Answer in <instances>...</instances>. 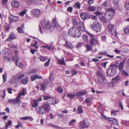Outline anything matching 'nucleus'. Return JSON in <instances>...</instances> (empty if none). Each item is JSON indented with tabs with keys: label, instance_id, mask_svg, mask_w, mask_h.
Returning <instances> with one entry per match:
<instances>
[{
	"label": "nucleus",
	"instance_id": "774afa93",
	"mask_svg": "<svg viewBox=\"0 0 129 129\" xmlns=\"http://www.w3.org/2000/svg\"><path fill=\"white\" fill-rule=\"evenodd\" d=\"M125 7L127 9H129V2L125 5Z\"/></svg>",
	"mask_w": 129,
	"mask_h": 129
},
{
	"label": "nucleus",
	"instance_id": "13d9d810",
	"mask_svg": "<svg viewBox=\"0 0 129 129\" xmlns=\"http://www.w3.org/2000/svg\"><path fill=\"white\" fill-rule=\"evenodd\" d=\"M38 43V42L36 41L35 44H32V46L33 47H35L36 49H37L38 48V45L37 46Z\"/></svg>",
	"mask_w": 129,
	"mask_h": 129
},
{
	"label": "nucleus",
	"instance_id": "e433bc0d",
	"mask_svg": "<svg viewBox=\"0 0 129 129\" xmlns=\"http://www.w3.org/2000/svg\"><path fill=\"white\" fill-rule=\"evenodd\" d=\"M76 122V120L75 119H73L69 122V125L70 126H73L74 123Z\"/></svg>",
	"mask_w": 129,
	"mask_h": 129
},
{
	"label": "nucleus",
	"instance_id": "473e14b6",
	"mask_svg": "<svg viewBox=\"0 0 129 129\" xmlns=\"http://www.w3.org/2000/svg\"><path fill=\"white\" fill-rule=\"evenodd\" d=\"M99 19L102 21L104 23H106V20L103 16L102 15V16H100L99 17Z\"/></svg>",
	"mask_w": 129,
	"mask_h": 129
},
{
	"label": "nucleus",
	"instance_id": "3c124183",
	"mask_svg": "<svg viewBox=\"0 0 129 129\" xmlns=\"http://www.w3.org/2000/svg\"><path fill=\"white\" fill-rule=\"evenodd\" d=\"M83 39L84 41L85 42H87L88 41V37L86 35H84L83 37Z\"/></svg>",
	"mask_w": 129,
	"mask_h": 129
},
{
	"label": "nucleus",
	"instance_id": "393cba45",
	"mask_svg": "<svg viewBox=\"0 0 129 129\" xmlns=\"http://www.w3.org/2000/svg\"><path fill=\"white\" fill-rule=\"evenodd\" d=\"M28 81V78L27 77H26L25 78L22 79L21 80L20 82L23 84H26Z\"/></svg>",
	"mask_w": 129,
	"mask_h": 129
},
{
	"label": "nucleus",
	"instance_id": "aec40b11",
	"mask_svg": "<svg viewBox=\"0 0 129 129\" xmlns=\"http://www.w3.org/2000/svg\"><path fill=\"white\" fill-rule=\"evenodd\" d=\"M20 95H17L15 98L14 99V104L15 105L16 104L18 103L19 105L20 103Z\"/></svg>",
	"mask_w": 129,
	"mask_h": 129
},
{
	"label": "nucleus",
	"instance_id": "6e6552de",
	"mask_svg": "<svg viewBox=\"0 0 129 129\" xmlns=\"http://www.w3.org/2000/svg\"><path fill=\"white\" fill-rule=\"evenodd\" d=\"M108 28L109 34L112 35H113L114 34L115 36H117V34L114 28V25L110 24L108 25Z\"/></svg>",
	"mask_w": 129,
	"mask_h": 129
},
{
	"label": "nucleus",
	"instance_id": "f3484780",
	"mask_svg": "<svg viewBox=\"0 0 129 129\" xmlns=\"http://www.w3.org/2000/svg\"><path fill=\"white\" fill-rule=\"evenodd\" d=\"M42 77L39 76L37 74L31 76L30 77V79L32 81L35 80L36 79H42Z\"/></svg>",
	"mask_w": 129,
	"mask_h": 129
},
{
	"label": "nucleus",
	"instance_id": "f8f14e48",
	"mask_svg": "<svg viewBox=\"0 0 129 129\" xmlns=\"http://www.w3.org/2000/svg\"><path fill=\"white\" fill-rule=\"evenodd\" d=\"M100 42L98 40L95 39L94 38H92L91 39L90 41V44L91 46L94 45L95 46L96 45H99Z\"/></svg>",
	"mask_w": 129,
	"mask_h": 129
},
{
	"label": "nucleus",
	"instance_id": "a211bd4d",
	"mask_svg": "<svg viewBox=\"0 0 129 129\" xmlns=\"http://www.w3.org/2000/svg\"><path fill=\"white\" fill-rule=\"evenodd\" d=\"M110 119L109 120V123L111 124L117 125L118 121L116 119H113V118H110Z\"/></svg>",
	"mask_w": 129,
	"mask_h": 129
},
{
	"label": "nucleus",
	"instance_id": "7c9ffc66",
	"mask_svg": "<svg viewBox=\"0 0 129 129\" xmlns=\"http://www.w3.org/2000/svg\"><path fill=\"white\" fill-rule=\"evenodd\" d=\"M124 62H120L119 66V69L120 71L123 70L124 67Z\"/></svg>",
	"mask_w": 129,
	"mask_h": 129
},
{
	"label": "nucleus",
	"instance_id": "2eb2a0df",
	"mask_svg": "<svg viewBox=\"0 0 129 129\" xmlns=\"http://www.w3.org/2000/svg\"><path fill=\"white\" fill-rule=\"evenodd\" d=\"M86 93V91L85 90H83L77 92L76 95H77L78 96H79V98L80 99L82 97V95H85Z\"/></svg>",
	"mask_w": 129,
	"mask_h": 129
},
{
	"label": "nucleus",
	"instance_id": "5fc2aeb1",
	"mask_svg": "<svg viewBox=\"0 0 129 129\" xmlns=\"http://www.w3.org/2000/svg\"><path fill=\"white\" fill-rule=\"evenodd\" d=\"M94 13L97 16H99V17L100 16H102V13L101 12L97 11L96 12H94Z\"/></svg>",
	"mask_w": 129,
	"mask_h": 129
},
{
	"label": "nucleus",
	"instance_id": "603ef678",
	"mask_svg": "<svg viewBox=\"0 0 129 129\" xmlns=\"http://www.w3.org/2000/svg\"><path fill=\"white\" fill-rule=\"evenodd\" d=\"M121 74L124 76H128V74L124 70H123L121 71Z\"/></svg>",
	"mask_w": 129,
	"mask_h": 129
},
{
	"label": "nucleus",
	"instance_id": "9d476101",
	"mask_svg": "<svg viewBox=\"0 0 129 129\" xmlns=\"http://www.w3.org/2000/svg\"><path fill=\"white\" fill-rule=\"evenodd\" d=\"M31 12L32 15L37 16L41 14V11L38 9H34L31 11Z\"/></svg>",
	"mask_w": 129,
	"mask_h": 129
},
{
	"label": "nucleus",
	"instance_id": "338daca9",
	"mask_svg": "<svg viewBox=\"0 0 129 129\" xmlns=\"http://www.w3.org/2000/svg\"><path fill=\"white\" fill-rule=\"evenodd\" d=\"M101 39L102 40V41L103 42H105L106 41V37L105 36H101Z\"/></svg>",
	"mask_w": 129,
	"mask_h": 129
},
{
	"label": "nucleus",
	"instance_id": "ea45409f",
	"mask_svg": "<svg viewBox=\"0 0 129 129\" xmlns=\"http://www.w3.org/2000/svg\"><path fill=\"white\" fill-rule=\"evenodd\" d=\"M27 10H24L23 11L19 13V14L21 16H23L26 13Z\"/></svg>",
	"mask_w": 129,
	"mask_h": 129
},
{
	"label": "nucleus",
	"instance_id": "f03ea898",
	"mask_svg": "<svg viewBox=\"0 0 129 129\" xmlns=\"http://www.w3.org/2000/svg\"><path fill=\"white\" fill-rule=\"evenodd\" d=\"M40 29V32L43 34L42 29L43 30H47L49 32L52 31V26L50 24L49 22L47 21H43L42 22L41 25L39 26Z\"/></svg>",
	"mask_w": 129,
	"mask_h": 129
},
{
	"label": "nucleus",
	"instance_id": "6e6d98bb",
	"mask_svg": "<svg viewBox=\"0 0 129 129\" xmlns=\"http://www.w3.org/2000/svg\"><path fill=\"white\" fill-rule=\"evenodd\" d=\"M50 60L51 59L50 58H49L48 61L45 63V67H47L49 66Z\"/></svg>",
	"mask_w": 129,
	"mask_h": 129
},
{
	"label": "nucleus",
	"instance_id": "4c0bfd02",
	"mask_svg": "<svg viewBox=\"0 0 129 129\" xmlns=\"http://www.w3.org/2000/svg\"><path fill=\"white\" fill-rule=\"evenodd\" d=\"M3 83H5L7 81V75L6 73H5L3 75Z\"/></svg>",
	"mask_w": 129,
	"mask_h": 129
},
{
	"label": "nucleus",
	"instance_id": "4468645a",
	"mask_svg": "<svg viewBox=\"0 0 129 129\" xmlns=\"http://www.w3.org/2000/svg\"><path fill=\"white\" fill-rule=\"evenodd\" d=\"M19 81L16 76L14 75L12 77L10 83L11 84H14L18 83Z\"/></svg>",
	"mask_w": 129,
	"mask_h": 129
},
{
	"label": "nucleus",
	"instance_id": "0e129e2a",
	"mask_svg": "<svg viewBox=\"0 0 129 129\" xmlns=\"http://www.w3.org/2000/svg\"><path fill=\"white\" fill-rule=\"evenodd\" d=\"M17 30L20 33H22L23 32V31L22 30L21 28L20 27H18L17 28Z\"/></svg>",
	"mask_w": 129,
	"mask_h": 129
},
{
	"label": "nucleus",
	"instance_id": "69168bd1",
	"mask_svg": "<svg viewBox=\"0 0 129 129\" xmlns=\"http://www.w3.org/2000/svg\"><path fill=\"white\" fill-rule=\"evenodd\" d=\"M8 90V92L10 94H11L12 93V89L11 87H9L7 89Z\"/></svg>",
	"mask_w": 129,
	"mask_h": 129
},
{
	"label": "nucleus",
	"instance_id": "72a5a7b5",
	"mask_svg": "<svg viewBox=\"0 0 129 129\" xmlns=\"http://www.w3.org/2000/svg\"><path fill=\"white\" fill-rule=\"evenodd\" d=\"M26 93V92L25 90V89L24 88L23 89L22 92L19 93L18 95H20V98L21 97V95H24Z\"/></svg>",
	"mask_w": 129,
	"mask_h": 129
},
{
	"label": "nucleus",
	"instance_id": "ddd939ff",
	"mask_svg": "<svg viewBox=\"0 0 129 129\" xmlns=\"http://www.w3.org/2000/svg\"><path fill=\"white\" fill-rule=\"evenodd\" d=\"M9 20L10 23L16 22L18 20V17L12 15H11L9 17Z\"/></svg>",
	"mask_w": 129,
	"mask_h": 129
},
{
	"label": "nucleus",
	"instance_id": "09e8293b",
	"mask_svg": "<svg viewBox=\"0 0 129 129\" xmlns=\"http://www.w3.org/2000/svg\"><path fill=\"white\" fill-rule=\"evenodd\" d=\"M36 2L34 0H28L27 1V3L29 5H30L34 4Z\"/></svg>",
	"mask_w": 129,
	"mask_h": 129
},
{
	"label": "nucleus",
	"instance_id": "7ed1b4c3",
	"mask_svg": "<svg viewBox=\"0 0 129 129\" xmlns=\"http://www.w3.org/2000/svg\"><path fill=\"white\" fill-rule=\"evenodd\" d=\"M81 35L79 30L76 27L71 28L68 31V35L71 37L79 38L81 36Z\"/></svg>",
	"mask_w": 129,
	"mask_h": 129
},
{
	"label": "nucleus",
	"instance_id": "39448f33",
	"mask_svg": "<svg viewBox=\"0 0 129 129\" xmlns=\"http://www.w3.org/2000/svg\"><path fill=\"white\" fill-rule=\"evenodd\" d=\"M102 25L98 22H94L92 26V28L94 31L98 32H100L101 30Z\"/></svg>",
	"mask_w": 129,
	"mask_h": 129
},
{
	"label": "nucleus",
	"instance_id": "a19ab883",
	"mask_svg": "<svg viewBox=\"0 0 129 129\" xmlns=\"http://www.w3.org/2000/svg\"><path fill=\"white\" fill-rule=\"evenodd\" d=\"M82 108V107L81 106H79L78 107L77 109V111L78 113L81 114L83 112V110Z\"/></svg>",
	"mask_w": 129,
	"mask_h": 129
},
{
	"label": "nucleus",
	"instance_id": "c85d7f7f",
	"mask_svg": "<svg viewBox=\"0 0 129 129\" xmlns=\"http://www.w3.org/2000/svg\"><path fill=\"white\" fill-rule=\"evenodd\" d=\"M33 103L32 104V107L35 108L38 105V102L37 100H34L33 101Z\"/></svg>",
	"mask_w": 129,
	"mask_h": 129
},
{
	"label": "nucleus",
	"instance_id": "9b49d317",
	"mask_svg": "<svg viewBox=\"0 0 129 129\" xmlns=\"http://www.w3.org/2000/svg\"><path fill=\"white\" fill-rule=\"evenodd\" d=\"M77 26L80 30L83 31H86V28L84 24L82 22L80 21L78 22Z\"/></svg>",
	"mask_w": 129,
	"mask_h": 129
},
{
	"label": "nucleus",
	"instance_id": "cd10ccee",
	"mask_svg": "<svg viewBox=\"0 0 129 129\" xmlns=\"http://www.w3.org/2000/svg\"><path fill=\"white\" fill-rule=\"evenodd\" d=\"M52 25L53 27L55 28H57L58 26V24L56 22L55 19H53Z\"/></svg>",
	"mask_w": 129,
	"mask_h": 129
},
{
	"label": "nucleus",
	"instance_id": "6ab92c4d",
	"mask_svg": "<svg viewBox=\"0 0 129 129\" xmlns=\"http://www.w3.org/2000/svg\"><path fill=\"white\" fill-rule=\"evenodd\" d=\"M80 16L82 19L83 20H85L88 18V14L87 12L82 13L81 14Z\"/></svg>",
	"mask_w": 129,
	"mask_h": 129
},
{
	"label": "nucleus",
	"instance_id": "0eeeda50",
	"mask_svg": "<svg viewBox=\"0 0 129 129\" xmlns=\"http://www.w3.org/2000/svg\"><path fill=\"white\" fill-rule=\"evenodd\" d=\"M115 13V10L112 9H110L106 12L105 15L108 19L111 20L113 18V14Z\"/></svg>",
	"mask_w": 129,
	"mask_h": 129
},
{
	"label": "nucleus",
	"instance_id": "864d4df0",
	"mask_svg": "<svg viewBox=\"0 0 129 129\" xmlns=\"http://www.w3.org/2000/svg\"><path fill=\"white\" fill-rule=\"evenodd\" d=\"M99 54L100 55H106L107 54V53L106 51H102L99 53Z\"/></svg>",
	"mask_w": 129,
	"mask_h": 129
},
{
	"label": "nucleus",
	"instance_id": "5701e85b",
	"mask_svg": "<svg viewBox=\"0 0 129 129\" xmlns=\"http://www.w3.org/2000/svg\"><path fill=\"white\" fill-rule=\"evenodd\" d=\"M92 98L91 97H88L86 98L84 101V103L86 104H91Z\"/></svg>",
	"mask_w": 129,
	"mask_h": 129
},
{
	"label": "nucleus",
	"instance_id": "412c9836",
	"mask_svg": "<svg viewBox=\"0 0 129 129\" xmlns=\"http://www.w3.org/2000/svg\"><path fill=\"white\" fill-rule=\"evenodd\" d=\"M51 100H52L51 101H49V104H56L58 102V101L55 98L51 97Z\"/></svg>",
	"mask_w": 129,
	"mask_h": 129
},
{
	"label": "nucleus",
	"instance_id": "49530a36",
	"mask_svg": "<svg viewBox=\"0 0 129 129\" xmlns=\"http://www.w3.org/2000/svg\"><path fill=\"white\" fill-rule=\"evenodd\" d=\"M121 51L124 53H126L128 52V50L127 47H124L122 48Z\"/></svg>",
	"mask_w": 129,
	"mask_h": 129
},
{
	"label": "nucleus",
	"instance_id": "423d86ee",
	"mask_svg": "<svg viewBox=\"0 0 129 129\" xmlns=\"http://www.w3.org/2000/svg\"><path fill=\"white\" fill-rule=\"evenodd\" d=\"M90 125V123L87 120H84L79 122L78 126L80 129L84 128H88Z\"/></svg>",
	"mask_w": 129,
	"mask_h": 129
},
{
	"label": "nucleus",
	"instance_id": "a18cd8bd",
	"mask_svg": "<svg viewBox=\"0 0 129 129\" xmlns=\"http://www.w3.org/2000/svg\"><path fill=\"white\" fill-rule=\"evenodd\" d=\"M57 90L58 93H62L63 91L62 88L60 87H58L57 88Z\"/></svg>",
	"mask_w": 129,
	"mask_h": 129
},
{
	"label": "nucleus",
	"instance_id": "bf43d9fd",
	"mask_svg": "<svg viewBox=\"0 0 129 129\" xmlns=\"http://www.w3.org/2000/svg\"><path fill=\"white\" fill-rule=\"evenodd\" d=\"M25 76V75L24 74H21L19 75L18 77V79H20L24 77Z\"/></svg>",
	"mask_w": 129,
	"mask_h": 129
},
{
	"label": "nucleus",
	"instance_id": "c9c22d12",
	"mask_svg": "<svg viewBox=\"0 0 129 129\" xmlns=\"http://www.w3.org/2000/svg\"><path fill=\"white\" fill-rule=\"evenodd\" d=\"M40 59L41 61H46L48 59L47 57L44 56H40Z\"/></svg>",
	"mask_w": 129,
	"mask_h": 129
},
{
	"label": "nucleus",
	"instance_id": "f257e3e1",
	"mask_svg": "<svg viewBox=\"0 0 129 129\" xmlns=\"http://www.w3.org/2000/svg\"><path fill=\"white\" fill-rule=\"evenodd\" d=\"M51 109V107L48 104L44 103L37 107L36 110L38 113L43 114L49 112Z\"/></svg>",
	"mask_w": 129,
	"mask_h": 129
},
{
	"label": "nucleus",
	"instance_id": "2f4dec72",
	"mask_svg": "<svg viewBox=\"0 0 129 129\" xmlns=\"http://www.w3.org/2000/svg\"><path fill=\"white\" fill-rule=\"evenodd\" d=\"M76 95V94L75 95L74 94L68 93L67 96L71 99L74 98L75 96Z\"/></svg>",
	"mask_w": 129,
	"mask_h": 129
},
{
	"label": "nucleus",
	"instance_id": "680f3d73",
	"mask_svg": "<svg viewBox=\"0 0 129 129\" xmlns=\"http://www.w3.org/2000/svg\"><path fill=\"white\" fill-rule=\"evenodd\" d=\"M75 5L76 7L78 9H79L81 5L79 2L76 3L75 4Z\"/></svg>",
	"mask_w": 129,
	"mask_h": 129
},
{
	"label": "nucleus",
	"instance_id": "a878e982",
	"mask_svg": "<svg viewBox=\"0 0 129 129\" xmlns=\"http://www.w3.org/2000/svg\"><path fill=\"white\" fill-rule=\"evenodd\" d=\"M64 59L63 57H62L61 59H58L57 63L61 65H65L66 63L64 62Z\"/></svg>",
	"mask_w": 129,
	"mask_h": 129
},
{
	"label": "nucleus",
	"instance_id": "20e7f679",
	"mask_svg": "<svg viewBox=\"0 0 129 129\" xmlns=\"http://www.w3.org/2000/svg\"><path fill=\"white\" fill-rule=\"evenodd\" d=\"M105 74L99 72L97 74V79L99 83H103L106 80Z\"/></svg>",
	"mask_w": 129,
	"mask_h": 129
},
{
	"label": "nucleus",
	"instance_id": "8fccbe9b",
	"mask_svg": "<svg viewBox=\"0 0 129 129\" xmlns=\"http://www.w3.org/2000/svg\"><path fill=\"white\" fill-rule=\"evenodd\" d=\"M120 79V77L119 75H117L115 77L112 78V79L116 81H118Z\"/></svg>",
	"mask_w": 129,
	"mask_h": 129
},
{
	"label": "nucleus",
	"instance_id": "b1692460",
	"mask_svg": "<svg viewBox=\"0 0 129 129\" xmlns=\"http://www.w3.org/2000/svg\"><path fill=\"white\" fill-rule=\"evenodd\" d=\"M65 45L66 47L71 49H72L73 48V46L71 43L68 41H67L66 42Z\"/></svg>",
	"mask_w": 129,
	"mask_h": 129
},
{
	"label": "nucleus",
	"instance_id": "1a4fd4ad",
	"mask_svg": "<svg viewBox=\"0 0 129 129\" xmlns=\"http://www.w3.org/2000/svg\"><path fill=\"white\" fill-rule=\"evenodd\" d=\"M116 68L113 66L111 67L107 71V73L109 74V75L112 76L116 74Z\"/></svg>",
	"mask_w": 129,
	"mask_h": 129
},
{
	"label": "nucleus",
	"instance_id": "bb28decb",
	"mask_svg": "<svg viewBox=\"0 0 129 129\" xmlns=\"http://www.w3.org/2000/svg\"><path fill=\"white\" fill-rule=\"evenodd\" d=\"M41 87L42 89L44 90L47 87V83L46 82H43V83L41 85Z\"/></svg>",
	"mask_w": 129,
	"mask_h": 129
},
{
	"label": "nucleus",
	"instance_id": "58836bf2",
	"mask_svg": "<svg viewBox=\"0 0 129 129\" xmlns=\"http://www.w3.org/2000/svg\"><path fill=\"white\" fill-rule=\"evenodd\" d=\"M88 10L91 11H95V8L94 6H89L88 8Z\"/></svg>",
	"mask_w": 129,
	"mask_h": 129
},
{
	"label": "nucleus",
	"instance_id": "4d7b16f0",
	"mask_svg": "<svg viewBox=\"0 0 129 129\" xmlns=\"http://www.w3.org/2000/svg\"><path fill=\"white\" fill-rule=\"evenodd\" d=\"M118 110H112L111 111V113L112 114H114V116L116 115V113L118 112Z\"/></svg>",
	"mask_w": 129,
	"mask_h": 129
},
{
	"label": "nucleus",
	"instance_id": "dca6fc26",
	"mask_svg": "<svg viewBox=\"0 0 129 129\" xmlns=\"http://www.w3.org/2000/svg\"><path fill=\"white\" fill-rule=\"evenodd\" d=\"M16 38V37L13 33H11L9 35V37L6 40V41H10L11 40L15 39Z\"/></svg>",
	"mask_w": 129,
	"mask_h": 129
},
{
	"label": "nucleus",
	"instance_id": "37998d69",
	"mask_svg": "<svg viewBox=\"0 0 129 129\" xmlns=\"http://www.w3.org/2000/svg\"><path fill=\"white\" fill-rule=\"evenodd\" d=\"M72 23L73 25L74 26H76L77 25H78V22L76 19L73 18L72 19Z\"/></svg>",
	"mask_w": 129,
	"mask_h": 129
},
{
	"label": "nucleus",
	"instance_id": "052dcab7",
	"mask_svg": "<svg viewBox=\"0 0 129 129\" xmlns=\"http://www.w3.org/2000/svg\"><path fill=\"white\" fill-rule=\"evenodd\" d=\"M101 115L103 119H106L108 121H109V120H110V117H107L104 115H103L102 114Z\"/></svg>",
	"mask_w": 129,
	"mask_h": 129
},
{
	"label": "nucleus",
	"instance_id": "4be33fe9",
	"mask_svg": "<svg viewBox=\"0 0 129 129\" xmlns=\"http://www.w3.org/2000/svg\"><path fill=\"white\" fill-rule=\"evenodd\" d=\"M12 6L14 7L17 8L19 7L20 4L19 3L16 1H14L12 2Z\"/></svg>",
	"mask_w": 129,
	"mask_h": 129
},
{
	"label": "nucleus",
	"instance_id": "c03bdc74",
	"mask_svg": "<svg viewBox=\"0 0 129 129\" xmlns=\"http://www.w3.org/2000/svg\"><path fill=\"white\" fill-rule=\"evenodd\" d=\"M14 60L16 61V66H17V62L19 60V58L18 56H14Z\"/></svg>",
	"mask_w": 129,
	"mask_h": 129
},
{
	"label": "nucleus",
	"instance_id": "f704fd0d",
	"mask_svg": "<svg viewBox=\"0 0 129 129\" xmlns=\"http://www.w3.org/2000/svg\"><path fill=\"white\" fill-rule=\"evenodd\" d=\"M124 31L125 34H128L129 33V26L125 27L124 28Z\"/></svg>",
	"mask_w": 129,
	"mask_h": 129
},
{
	"label": "nucleus",
	"instance_id": "de8ad7c7",
	"mask_svg": "<svg viewBox=\"0 0 129 129\" xmlns=\"http://www.w3.org/2000/svg\"><path fill=\"white\" fill-rule=\"evenodd\" d=\"M70 21V17L69 16L67 17L65 20V22L67 24H69Z\"/></svg>",
	"mask_w": 129,
	"mask_h": 129
},
{
	"label": "nucleus",
	"instance_id": "79ce46f5",
	"mask_svg": "<svg viewBox=\"0 0 129 129\" xmlns=\"http://www.w3.org/2000/svg\"><path fill=\"white\" fill-rule=\"evenodd\" d=\"M86 51H92V48L89 45H87L86 46Z\"/></svg>",
	"mask_w": 129,
	"mask_h": 129
},
{
	"label": "nucleus",
	"instance_id": "e2e57ef3",
	"mask_svg": "<svg viewBox=\"0 0 129 129\" xmlns=\"http://www.w3.org/2000/svg\"><path fill=\"white\" fill-rule=\"evenodd\" d=\"M43 97H44V98H43L44 100H47V101L48 100H49L50 98H51V97H50L49 96H46V95H44L43 96Z\"/></svg>",
	"mask_w": 129,
	"mask_h": 129
},
{
	"label": "nucleus",
	"instance_id": "c756f323",
	"mask_svg": "<svg viewBox=\"0 0 129 129\" xmlns=\"http://www.w3.org/2000/svg\"><path fill=\"white\" fill-rule=\"evenodd\" d=\"M116 82L112 81L109 83L108 86V87L111 88L115 86L116 85Z\"/></svg>",
	"mask_w": 129,
	"mask_h": 129
}]
</instances>
